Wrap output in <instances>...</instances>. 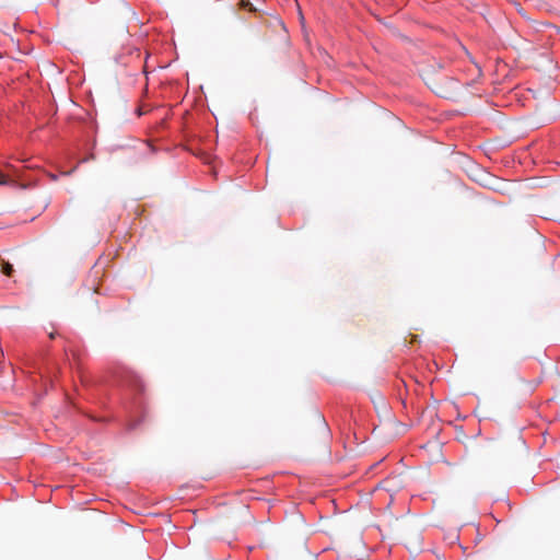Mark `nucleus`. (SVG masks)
<instances>
[{"label": "nucleus", "mask_w": 560, "mask_h": 560, "mask_svg": "<svg viewBox=\"0 0 560 560\" xmlns=\"http://www.w3.org/2000/svg\"><path fill=\"white\" fill-rule=\"evenodd\" d=\"M2 271H3V273H4V275H7V276H9V277H10V276L13 273V271H14V270H13V266H12V265H10V264H5V265H3V267H2Z\"/></svg>", "instance_id": "obj_1"}, {"label": "nucleus", "mask_w": 560, "mask_h": 560, "mask_svg": "<svg viewBox=\"0 0 560 560\" xmlns=\"http://www.w3.org/2000/svg\"><path fill=\"white\" fill-rule=\"evenodd\" d=\"M9 184H11V180L5 175L0 174V185L4 186Z\"/></svg>", "instance_id": "obj_2"}]
</instances>
